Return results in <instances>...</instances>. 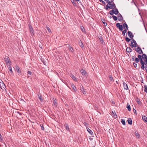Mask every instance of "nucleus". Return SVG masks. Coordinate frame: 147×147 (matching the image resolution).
<instances>
[{
    "label": "nucleus",
    "mask_w": 147,
    "mask_h": 147,
    "mask_svg": "<svg viewBox=\"0 0 147 147\" xmlns=\"http://www.w3.org/2000/svg\"><path fill=\"white\" fill-rule=\"evenodd\" d=\"M46 28H47V30L49 31V32H51V31L49 27H47Z\"/></svg>",
    "instance_id": "nucleus-38"
},
{
    "label": "nucleus",
    "mask_w": 147,
    "mask_h": 147,
    "mask_svg": "<svg viewBox=\"0 0 147 147\" xmlns=\"http://www.w3.org/2000/svg\"><path fill=\"white\" fill-rule=\"evenodd\" d=\"M81 30H82V31H83V29H82V28L81 27Z\"/></svg>",
    "instance_id": "nucleus-57"
},
{
    "label": "nucleus",
    "mask_w": 147,
    "mask_h": 147,
    "mask_svg": "<svg viewBox=\"0 0 147 147\" xmlns=\"http://www.w3.org/2000/svg\"><path fill=\"white\" fill-rule=\"evenodd\" d=\"M145 69H146V71H147V66H145Z\"/></svg>",
    "instance_id": "nucleus-52"
},
{
    "label": "nucleus",
    "mask_w": 147,
    "mask_h": 147,
    "mask_svg": "<svg viewBox=\"0 0 147 147\" xmlns=\"http://www.w3.org/2000/svg\"><path fill=\"white\" fill-rule=\"evenodd\" d=\"M83 74H84V75L83 76V78L85 79L87 78V76H88L87 74L86 71L84 70H83Z\"/></svg>",
    "instance_id": "nucleus-11"
},
{
    "label": "nucleus",
    "mask_w": 147,
    "mask_h": 147,
    "mask_svg": "<svg viewBox=\"0 0 147 147\" xmlns=\"http://www.w3.org/2000/svg\"><path fill=\"white\" fill-rule=\"evenodd\" d=\"M84 125L85 126H86V127H88V124L86 123L85 122L84 123Z\"/></svg>",
    "instance_id": "nucleus-42"
},
{
    "label": "nucleus",
    "mask_w": 147,
    "mask_h": 147,
    "mask_svg": "<svg viewBox=\"0 0 147 147\" xmlns=\"http://www.w3.org/2000/svg\"><path fill=\"white\" fill-rule=\"evenodd\" d=\"M80 72L82 74V73H83V70L82 69H81V70H80Z\"/></svg>",
    "instance_id": "nucleus-53"
},
{
    "label": "nucleus",
    "mask_w": 147,
    "mask_h": 147,
    "mask_svg": "<svg viewBox=\"0 0 147 147\" xmlns=\"http://www.w3.org/2000/svg\"><path fill=\"white\" fill-rule=\"evenodd\" d=\"M126 51L127 52L130 53L132 51V49L130 47H127Z\"/></svg>",
    "instance_id": "nucleus-17"
},
{
    "label": "nucleus",
    "mask_w": 147,
    "mask_h": 147,
    "mask_svg": "<svg viewBox=\"0 0 147 147\" xmlns=\"http://www.w3.org/2000/svg\"><path fill=\"white\" fill-rule=\"evenodd\" d=\"M132 60H133V61H134V57H132Z\"/></svg>",
    "instance_id": "nucleus-54"
},
{
    "label": "nucleus",
    "mask_w": 147,
    "mask_h": 147,
    "mask_svg": "<svg viewBox=\"0 0 147 147\" xmlns=\"http://www.w3.org/2000/svg\"><path fill=\"white\" fill-rule=\"evenodd\" d=\"M127 122L130 125H131L132 124V121L131 118L128 119Z\"/></svg>",
    "instance_id": "nucleus-19"
},
{
    "label": "nucleus",
    "mask_w": 147,
    "mask_h": 147,
    "mask_svg": "<svg viewBox=\"0 0 147 147\" xmlns=\"http://www.w3.org/2000/svg\"><path fill=\"white\" fill-rule=\"evenodd\" d=\"M1 137H2L1 135V134H0V141H1L2 140V139L1 138Z\"/></svg>",
    "instance_id": "nucleus-49"
},
{
    "label": "nucleus",
    "mask_w": 147,
    "mask_h": 147,
    "mask_svg": "<svg viewBox=\"0 0 147 147\" xmlns=\"http://www.w3.org/2000/svg\"><path fill=\"white\" fill-rule=\"evenodd\" d=\"M75 1H74V0H72V1H71V2L72 3H73V4L75 5H76V4L75 3Z\"/></svg>",
    "instance_id": "nucleus-43"
},
{
    "label": "nucleus",
    "mask_w": 147,
    "mask_h": 147,
    "mask_svg": "<svg viewBox=\"0 0 147 147\" xmlns=\"http://www.w3.org/2000/svg\"><path fill=\"white\" fill-rule=\"evenodd\" d=\"M140 62L141 64V65H144V62L142 60H140Z\"/></svg>",
    "instance_id": "nucleus-40"
},
{
    "label": "nucleus",
    "mask_w": 147,
    "mask_h": 147,
    "mask_svg": "<svg viewBox=\"0 0 147 147\" xmlns=\"http://www.w3.org/2000/svg\"><path fill=\"white\" fill-rule=\"evenodd\" d=\"M144 91L145 92L147 93V86L146 85H144Z\"/></svg>",
    "instance_id": "nucleus-28"
},
{
    "label": "nucleus",
    "mask_w": 147,
    "mask_h": 147,
    "mask_svg": "<svg viewBox=\"0 0 147 147\" xmlns=\"http://www.w3.org/2000/svg\"><path fill=\"white\" fill-rule=\"evenodd\" d=\"M65 127L66 128V130L67 131H69V128L68 126V124L67 123H66L65 125Z\"/></svg>",
    "instance_id": "nucleus-22"
},
{
    "label": "nucleus",
    "mask_w": 147,
    "mask_h": 147,
    "mask_svg": "<svg viewBox=\"0 0 147 147\" xmlns=\"http://www.w3.org/2000/svg\"><path fill=\"white\" fill-rule=\"evenodd\" d=\"M38 97L39 98V99L40 100L41 102H42L43 101V99L42 98V96L41 94H38Z\"/></svg>",
    "instance_id": "nucleus-15"
},
{
    "label": "nucleus",
    "mask_w": 147,
    "mask_h": 147,
    "mask_svg": "<svg viewBox=\"0 0 147 147\" xmlns=\"http://www.w3.org/2000/svg\"><path fill=\"white\" fill-rule=\"evenodd\" d=\"M131 46L132 47H136L137 46V44L135 40L134 39H132L131 40Z\"/></svg>",
    "instance_id": "nucleus-2"
},
{
    "label": "nucleus",
    "mask_w": 147,
    "mask_h": 147,
    "mask_svg": "<svg viewBox=\"0 0 147 147\" xmlns=\"http://www.w3.org/2000/svg\"><path fill=\"white\" fill-rule=\"evenodd\" d=\"M71 87L72 89L74 91H75L76 88L74 84H72L71 85Z\"/></svg>",
    "instance_id": "nucleus-27"
},
{
    "label": "nucleus",
    "mask_w": 147,
    "mask_h": 147,
    "mask_svg": "<svg viewBox=\"0 0 147 147\" xmlns=\"http://www.w3.org/2000/svg\"><path fill=\"white\" fill-rule=\"evenodd\" d=\"M127 29H125V30H123L122 32V34L123 36H125V34L127 32Z\"/></svg>",
    "instance_id": "nucleus-26"
},
{
    "label": "nucleus",
    "mask_w": 147,
    "mask_h": 147,
    "mask_svg": "<svg viewBox=\"0 0 147 147\" xmlns=\"http://www.w3.org/2000/svg\"><path fill=\"white\" fill-rule=\"evenodd\" d=\"M5 60L7 63H9L10 62V59L8 57L5 58Z\"/></svg>",
    "instance_id": "nucleus-21"
},
{
    "label": "nucleus",
    "mask_w": 147,
    "mask_h": 147,
    "mask_svg": "<svg viewBox=\"0 0 147 147\" xmlns=\"http://www.w3.org/2000/svg\"><path fill=\"white\" fill-rule=\"evenodd\" d=\"M83 94H85V93H84V92L83 91Z\"/></svg>",
    "instance_id": "nucleus-58"
},
{
    "label": "nucleus",
    "mask_w": 147,
    "mask_h": 147,
    "mask_svg": "<svg viewBox=\"0 0 147 147\" xmlns=\"http://www.w3.org/2000/svg\"><path fill=\"white\" fill-rule=\"evenodd\" d=\"M123 28L125 29H127V30H128V27L126 24V23L125 22L123 24Z\"/></svg>",
    "instance_id": "nucleus-9"
},
{
    "label": "nucleus",
    "mask_w": 147,
    "mask_h": 147,
    "mask_svg": "<svg viewBox=\"0 0 147 147\" xmlns=\"http://www.w3.org/2000/svg\"><path fill=\"white\" fill-rule=\"evenodd\" d=\"M138 58L140 59V60H142V56L141 55H138Z\"/></svg>",
    "instance_id": "nucleus-36"
},
{
    "label": "nucleus",
    "mask_w": 147,
    "mask_h": 147,
    "mask_svg": "<svg viewBox=\"0 0 147 147\" xmlns=\"http://www.w3.org/2000/svg\"><path fill=\"white\" fill-rule=\"evenodd\" d=\"M103 22V23L104 24V26H106L107 25V23H106L105 22Z\"/></svg>",
    "instance_id": "nucleus-48"
},
{
    "label": "nucleus",
    "mask_w": 147,
    "mask_h": 147,
    "mask_svg": "<svg viewBox=\"0 0 147 147\" xmlns=\"http://www.w3.org/2000/svg\"><path fill=\"white\" fill-rule=\"evenodd\" d=\"M123 85L124 89L127 90L128 88L127 84L125 82H123Z\"/></svg>",
    "instance_id": "nucleus-10"
},
{
    "label": "nucleus",
    "mask_w": 147,
    "mask_h": 147,
    "mask_svg": "<svg viewBox=\"0 0 147 147\" xmlns=\"http://www.w3.org/2000/svg\"><path fill=\"white\" fill-rule=\"evenodd\" d=\"M135 135L138 138H139L140 137V134L137 132H135Z\"/></svg>",
    "instance_id": "nucleus-30"
},
{
    "label": "nucleus",
    "mask_w": 147,
    "mask_h": 147,
    "mask_svg": "<svg viewBox=\"0 0 147 147\" xmlns=\"http://www.w3.org/2000/svg\"><path fill=\"white\" fill-rule=\"evenodd\" d=\"M116 26L119 28L120 30L121 31L123 30V26L121 25H120L119 23H117L116 24Z\"/></svg>",
    "instance_id": "nucleus-3"
},
{
    "label": "nucleus",
    "mask_w": 147,
    "mask_h": 147,
    "mask_svg": "<svg viewBox=\"0 0 147 147\" xmlns=\"http://www.w3.org/2000/svg\"><path fill=\"white\" fill-rule=\"evenodd\" d=\"M112 17L114 20L116 21L117 20V18L116 16H113Z\"/></svg>",
    "instance_id": "nucleus-34"
},
{
    "label": "nucleus",
    "mask_w": 147,
    "mask_h": 147,
    "mask_svg": "<svg viewBox=\"0 0 147 147\" xmlns=\"http://www.w3.org/2000/svg\"><path fill=\"white\" fill-rule=\"evenodd\" d=\"M128 36L131 38H133L134 37V35L130 31H129L127 32Z\"/></svg>",
    "instance_id": "nucleus-7"
},
{
    "label": "nucleus",
    "mask_w": 147,
    "mask_h": 147,
    "mask_svg": "<svg viewBox=\"0 0 147 147\" xmlns=\"http://www.w3.org/2000/svg\"><path fill=\"white\" fill-rule=\"evenodd\" d=\"M86 129H87V131L88 132V133L90 134L91 135H92L93 134V132L88 127H87Z\"/></svg>",
    "instance_id": "nucleus-12"
},
{
    "label": "nucleus",
    "mask_w": 147,
    "mask_h": 147,
    "mask_svg": "<svg viewBox=\"0 0 147 147\" xmlns=\"http://www.w3.org/2000/svg\"><path fill=\"white\" fill-rule=\"evenodd\" d=\"M134 111H136V110L135 109V110H134Z\"/></svg>",
    "instance_id": "nucleus-61"
},
{
    "label": "nucleus",
    "mask_w": 147,
    "mask_h": 147,
    "mask_svg": "<svg viewBox=\"0 0 147 147\" xmlns=\"http://www.w3.org/2000/svg\"><path fill=\"white\" fill-rule=\"evenodd\" d=\"M5 85L3 82H0V87L1 89L4 88Z\"/></svg>",
    "instance_id": "nucleus-8"
},
{
    "label": "nucleus",
    "mask_w": 147,
    "mask_h": 147,
    "mask_svg": "<svg viewBox=\"0 0 147 147\" xmlns=\"http://www.w3.org/2000/svg\"><path fill=\"white\" fill-rule=\"evenodd\" d=\"M134 111H136V110L135 109V110H134Z\"/></svg>",
    "instance_id": "nucleus-60"
},
{
    "label": "nucleus",
    "mask_w": 147,
    "mask_h": 147,
    "mask_svg": "<svg viewBox=\"0 0 147 147\" xmlns=\"http://www.w3.org/2000/svg\"><path fill=\"white\" fill-rule=\"evenodd\" d=\"M113 10H114V12L115 13V14L116 15H117L119 13V11L116 8L115 9H113Z\"/></svg>",
    "instance_id": "nucleus-20"
},
{
    "label": "nucleus",
    "mask_w": 147,
    "mask_h": 147,
    "mask_svg": "<svg viewBox=\"0 0 147 147\" xmlns=\"http://www.w3.org/2000/svg\"><path fill=\"white\" fill-rule=\"evenodd\" d=\"M27 73L28 74L31 75L32 74V72L30 71H28L27 72Z\"/></svg>",
    "instance_id": "nucleus-44"
},
{
    "label": "nucleus",
    "mask_w": 147,
    "mask_h": 147,
    "mask_svg": "<svg viewBox=\"0 0 147 147\" xmlns=\"http://www.w3.org/2000/svg\"><path fill=\"white\" fill-rule=\"evenodd\" d=\"M141 68L142 69H144V65H141Z\"/></svg>",
    "instance_id": "nucleus-46"
},
{
    "label": "nucleus",
    "mask_w": 147,
    "mask_h": 147,
    "mask_svg": "<svg viewBox=\"0 0 147 147\" xmlns=\"http://www.w3.org/2000/svg\"><path fill=\"white\" fill-rule=\"evenodd\" d=\"M9 72L10 73H11V74H13V71H12V68H11V66L9 65Z\"/></svg>",
    "instance_id": "nucleus-23"
},
{
    "label": "nucleus",
    "mask_w": 147,
    "mask_h": 147,
    "mask_svg": "<svg viewBox=\"0 0 147 147\" xmlns=\"http://www.w3.org/2000/svg\"><path fill=\"white\" fill-rule=\"evenodd\" d=\"M114 10H111L110 11V14L111 15H113L114 14H115V13L114 12Z\"/></svg>",
    "instance_id": "nucleus-31"
},
{
    "label": "nucleus",
    "mask_w": 147,
    "mask_h": 147,
    "mask_svg": "<svg viewBox=\"0 0 147 147\" xmlns=\"http://www.w3.org/2000/svg\"><path fill=\"white\" fill-rule=\"evenodd\" d=\"M105 1H106L107 0H104Z\"/></svg>",
    "instance_id": "nucleus-59"
},
{
    "label": "nucleus",
    "mask_w": 147,
    "mask_h": 147,
    "mask_svg": "<svg viewBox=\"0 0 147 147\" xmlns=\"http://www.w3.org/2000/svg\"><path fill=\"white\" fill-rule=\"evenodd\" d=\"M99 1H100V2H102V3L103 4H105V2H104V1H102V0H99Z\"/></svg>",
    "instance_id": "nucleus-45"
},
{
    "label": "nucleus",
    "mask_w": 147,
    "mask_h": 147,
    "mask_svg": "<svg viewBox=\"0 0 147 147\" xmlns=\"http://www.w3.org/2000/svg\"><path fill=\"white\" fill-rule=\"evenodd\" d=\"M40 126L41 127V129L42 130H44V127L43 125H40Z\"/></svg>",
    "instance_id": "nucleus-47"
},
{
    "label": "nucleus",
    "mask_w": 147,
    "mask_h": 147,
    "mask_svg": "<svg viewBox=\"0 0 147 147\" xmlns=\"http://www.w3.org/2000/svg\"><path fill=\"white\" fill-rule=\"evenodd\" d=\"M107 7L106 8V9L107 10L109 8L112 9L116 7L114 3H108L107 5L106 6Z\"/></svg>",
    "instance_id": "nucleus-1"
},
{
    "label": "nucleus",
    "mask_w": 147,
    "mask_h": 147,
    "mask_svg": "<svg viewBox=\"0 0 147 147\" xmlns=\"http://www.w3.org/2000/svg\"><path fill=\"white\" fill-rule=\"evenodd\" d=\"M118 20L120 21H121L123 19V18L120 14H119V16H118Z\"/></svg>",
    "instance_id": "nucleus-14"
},
{
    "label": "nucleus",
    "mask_w": 147,
    "mask_h": 147,
    "mask_svg": "<svg viewBox=\"0 0 147 147\" xmlns=\"http://www.w3.org/2000/svg\"><path fill=\"white\" fill-rule=\"evenodd\" d=\"M79 45L80 46V47L82 48L83 47V43L82 42L81 40H80V41L78 42Z\"/></svg>",
    "instance_id": "nucleus-24"
},
{
    "label": "nucleus",
    "mask_w": 147,
    "mask_h": 147,
    "mask_svg": "<svg viewBox=\"0 0 147 147\" xmlns=\"http://www.w3.org/2000/svg\"><path fill=\"white\" fill-rule=\"evenodd\" d=\"M114 117H115V118H116V117H117V116L116 115V116H115L114 115Z\"/></svg>",
    "instance_id": "nucleus-56"
},
{
    "label": "nucleus",
    "mask_w": 147,
    "mask_h": 147,
    "mask_svg": "<svg viewBox=\"0 0 147 147\" xmlns=\"http://www.w3.org/2000/svg\"><path fill=\"white\" fill-rule=\"evenodd\" d=\"M143 59L144 60V62H147V56L146 55L144 54L142 56Z\"/></svg>",
    "instance_id": "nucleus-6"
},
{
    "label": "nucleus",
    "mask_w": 147,
    "mask_h": 147,
    "mask_svg": "<svg viewBox=\"0 0 147 147\" xmlns=\"http://www.w3.org/2000/svg\"><path fill=\"white\" fill-rule=\"evenodd\" d=\"M134 66L135 67H137V65L136 64V63H134Z\"/></svg>",
    "instance_id": "nucleus-50"
},
{
    "label": "nucleus",
    "mask_w": 147,
    "mask_h": 147,
    "mask_svg": "<svg viewBox=\"0 0 147 147\" xmlns=\"http://www.w3.org/2000/svg\"><path fill=\"white\" fill-rule=\"evenodd\" d=\"M127 108L128 110L129 111H130L131 110V108H130V105L128 103L127 104Z\"/></svg>",
    "instance_id": "nucleus-25"
},
{
    "label": "nucleus",
    "mask_w": 147,
    "mask_h": 147,
    "mask_svg": "<svg viewBox=\"0 0 147 147\" xmlns=\"http://www.w3.org/2000/svg\"><path fill=\"white\" fill-rule=\"evenodd\" d=\"M75 1L77 2L78 1H79V0H74Z\"/></svg>",
    "instance_id": "nucleus-55"
},
{
    "label": "nucleus",
    "mask_w": 147,
    "mask_h": 147,
    "mask_svg": "<svg viewBox=\"0 0 147 147\" xmlns=\"http://www.w3.org/2000/svg\"><path fill=\"white\" fill-rule=\"evenodd\" d=\"M16 68L18 73H19L21 72L20 69L18 66H17Z\"/></svg>",
    "instance_id": "nucleus-16"
},
{
    "label": "nucleus",
    "mask_w": 147,
    "mask_h": 147,
    "mask_svg": "<svg viewBox=\"0 0 147 147\" xmlns=\"http://www.w3.org/2000/svg\"><path fill=\"white\" fill-rule=\"evenodd\" d=\"M125 40L127 42H129L130 40V39L129 38H127V37L126 38H125Z\"/></svg>",
    "instance_id": "nucleus-39"
},
{
    "label": "nucleus",
    "mask_w": 147,
    "mask_h": 147,
    "mask_svg": "<svg viewBox=\"0 0 147 147\" xmlns=\"http://www.w3.org/2000/svg\"><path fill=\"white\" fill-rule=\"evenodd\" d=\"M135 61L136 63H138L139 61V59L138 58H135Z\"/></svg>",
    "instance_id": "nucleus-41"
},
{
    "label": "nucleus",
    "mask_w": 147,
    "mask_h": 147,
    "mask_svg": "<svg viewBox=\"0 0 147 147\" xmlns=\"http://www.w3.org/2000/svg\"><path fill=\"white\" fill-rule=\"evenodd\" d=\"M145 64L146 65V66H147V62H144Z\"/></svg>",
    "instance_id": "nucleus-51"
},
{
    "label": "nucleus",
    "mask_w": 147,
    "mask_h": 147,
    "mask_svg": "<svg viewBox=\"0 0 147 147\" xmlns=\"http://www.w3.org/2000/svg\"><path fill=\"white\" fill-rule=\"evenodd\" d=\"M70 76L72 78V79L75 81H77V79L74 76V75L72 74H71Z\"/></svg>",
    "instance_id": "nucleus-13"
},
{
    "label": "nucleus",
    "mask_w": 147,
    "mask_h": 147,
    "mask_svg": "<svg viewBox=\"0 0 147 147\" xmlns=\"http://www.w3.org/2000/svg\"><path fill=\"white\" fill-rule=\"evenodd\" d=\"M53 104L54 105L55 107H56L57 106V102L55 100H54V101L53 102Z\"/></svg>",
    "instance_id": "nucleus-35"
},
{
    "label": "nucleus",
    "mask_w": 147,
    "mask_h": 147,
    "mask_svg": "<svg viewBox=\"0 0 147 147\" xmlns=\"http://www.w3.org/2000/svg\"><path fill=\"white\" fill-rule=\"evenodd\" d=\"M28 26H29V28L30 30V32L32 34H34V30H33V28L32 27V26L30 24H29L28 25Z\"/></svg>",
    "instance_id": "nucleus-5"
},
{
    "label": "nucleus",
    "mask_w": 147,
    "mask_h": 147,
    "mask_svg": "<svg viewBox=\"0 0 147 147\" xmlns=\"http://www.w3.org/2000/svg\"><path fill=\"white\" fill-rule=\"evenodd\" d=\"M121 122L123 125H125V122L124 120L123 119H121Z\"/></svg>",
    "instance_id": "nucleus-29"
},
{
    "label": "nucleus",
    "mask_w": 147,
    "mask_h": 147,
    "mask_svg": "<svg viewBox=\"0 0 147 147\" xmlns=\"http://www.w3.org/2000/svg\"><path fill=\"white\" fill-rule=\"evenodd\" d=\"M69 49L70 51H71V52H73V49L72 47H71L69 46Z\"/></svg>",
    "instance_id": "nucleus-33"
},
{
    "label": "nucleus",
    "mask_w": 147,
    "mask_h": 147,
    "mask_svg": "<svg viewBox=\"0 0 147 147\" xmlns=\"http://www.w3.org/2000/svg\"><path fill=\"white\" fill-rule=\"evenodd\" d=\"M113 0H107L106 2L107 3H112Z\"/></svg>",
    "instance_id": "nucleus-37"
},
{
    "label": "nucleus",
    "mask_w": 147,
    "mask_h": 147,
    "mask_svg": "<svg viewBox=\"0 0 147 147\" xmlns=\"http://www.w3.org/2000/svg\"><path fill=\"white\" fill-rule=\"evenodd\" d=\"M136 51L137 52H138L139 54H141L143 53L142 50H141V48L140 47H138L137 48Z\"/></svg>",
    "instance_id": "nucleus-4"
},
{
    "label": "nucleus",
    "mask_w": 147,
    "mask_h": 147,
    "mask_svg": "<svg viewBox=\"0 0 147 147\" xmlns=\"http://www.w3.org/2000/svg\"><path fill=\"white\" fill-rule=\"evenodd\" d=\"M109 80L111 81H113V78L111 76H109Z\"/></svg>",
    "instance_id": "nucleus-32"
},
{
    "label": "nucleus",
    "mask_w": 147,
    "mask_h": 147,
    "mask_svg": "<svg viewBox=\"0 0 147 147\" xmlns=\"http://www.w3.org/2000/svg\"><path fill=\"white\" fill-rule=\"evenodd\" d=\"M142 118L144 121L147 122V117L146 116H142Z\"/></svg>",
    "instance_id": "nucleus-18"
}]
</instances>
